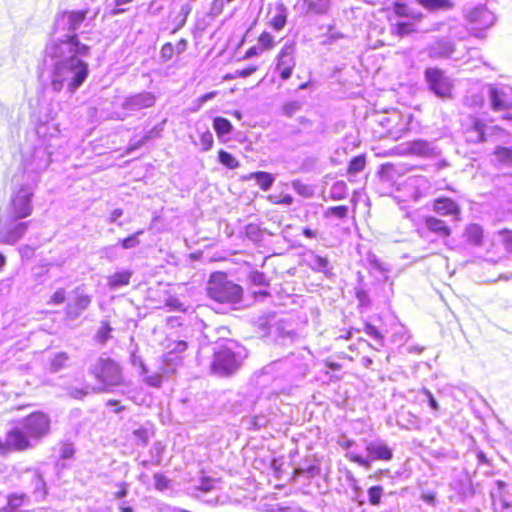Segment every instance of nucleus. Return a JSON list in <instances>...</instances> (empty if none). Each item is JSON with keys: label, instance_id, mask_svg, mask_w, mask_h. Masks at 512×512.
I'll return each instance as SVG.
<instances>
[{"label": "nucleus", "instance_id": "f257e3e1", "mask_svg": "<svg viewBox=\"0 0 512 512\" xmlns=\"http://www.w3.org/2000/svg\"><path fill=\"white\" fill-rule=\"evenodd\" d=\"M88 12V9L63 11L55 18L54 33L45 46L43 58L54 92L65 91L71 96L88 78L85 58L90 54V47L81 43L75 33Z\"/></svg>", "mask_w": 512, "mask_h": 512}, {"label": "nucleus", "instance_id": "f03ea898", "mask_svg": "<svg viewBox=\"0 0 512 512\" xmlns=\"http://www.w3.org/2000/svg\"><path fill=\"white\" fill-rule=\"evenodd\" d=\"M35 134L38 144L22 151L21 179L32 185H38L40 174L48 168L51 157L66 143L58 124L54 122H39Z\"/></svg>", "mask_w": 512, "mask_h": 512}, {"label": "nucleus", "instance_id": "7ed1b4c3", "mask_svg": "<svg viewBox=\"0 0 512 512\" xmlns=\"http://www.w3.org/2000/svg\"><path fill=\"white\" fill-rule=\"evenodd\" d=\"M50 431V418L43 412H34L18 421L0 439V455L12 451H25L33 448Z\"/></svg>", "mask_w": 512, "mask_h": 512}, {"label": "nucleus", "instance_id": "20e7f679", "mask_svg": "<svg viewBox=\"0 0 512 512\" xmlns=\"http://www.w3.org/2000/svg\"><path fill=\"white\" fill-rule=\"evenodd\" d=\"M308 365L303 357L291 354L283 359H279L264 366L261 370V381L265 383L270 378L273 381L283 379L293 383L306 376Z\"/></svg>", "mask_w": 512, "mask_h": 512}, {"label": "nucleus", "instance_id": "39448f33", "mask_svg": "<svg viewBox=\"0 0 512 512\" xmlns=\"http://www.w3.org/2000/svg\"><path fill=\"white\" fill-rule=\"evenodd\" d=\"M88 373L99 384L92 388L95 392H109L112 388L120 386L123 381L122 367L110 357L100 356L88 368Z\"/></svg>", "mask_w": 512, "mask_h": 512}, {"label": "nucleus", "instance_id": "423d86ee", "mask_svg": "<svg viewBox=\"0 0 512 512\" xmlns=\"http://www.w3.org/2000/svg\"><path fill=\"white\" fill-rule=\"evenodd\" d=\"M207 294L215 302L234 306L241 302L243 289L240 285L228 280L224 273L218 272L210 276Z\"/></svg>", "mask_w": 512, "mask_h": 512}, {"label": "nucleus", "instance_id": "0eeeda50", "mask_svg": "<svg viewBox=\"0 0 512 512\" xmlns=\"http://www.w3.org/2000/svg\"><path fill=\"white\" fill-rule=\"evenodd\" d=\"M246 357L247 350L244 346L235 341H228L214 353L212 369L216 374L230 375L239 369Z\"/></svg>", "mask_w": 512, "mask_h": 512}, {"label": "nucleus", "instance_id": "6e6552de", "mask_svg": "<svg viewBox=\"0 0 512 512\" xmlns=\"http://www.w3.org/2000/svg\"><path fill=\"white\" fill-rule=\"evenodd\" d=\"M365 451L366 456H363L355 451H348L345 454V457L349 461L365 468L366 470L371 469L372 464L375 461L388 462L393 458L392 448H390L388 444L381 439L367 441L365 445Z\"/></svg>", "mask_w": 512, "mask_h": 512}, {"label": "nucleus", "instance_id": "1a4fd4ad", "mask_svg": "<svg viewBox=\"0 0 512 512\" xmlns=\"http://www.w3.org/2000/svg\"><path fill=\"white\" fill-rule=\"evenodd\" d=\"M487 97L491 110L502 113L501 120L512 121V87L501 83L488 84Z\"/></svg>", "mask_w": 512, "mask_h": 512}, {"label": "nucleus", "instance_id": "9d476101", "mask_svg": "<svg viewBox=\"0 0 512 512\" xmlns=\"http://www.w3.org/2000/svg\"><path fill=\"white\" fill-rule=\"evenodd\" d=\"M36 187L37 185L21 179L18 190L11 196L7 214L22 219L30 216L33 211L32 198Z\"/></svg>", "mask_w": 512, "mask_h": 512}, {"label": "nucleus", "instance_id": "9b49d317", "mask_svg": "<svg viewBox=\"0 0 512 512\" xmlns=\"http://www.w3.org/2000/svg\"><path fill=\"white\" fill-rule=\"evenodd\" d=\"M16 218L6 214L0 220V242L13 245L18 242L27 232L30 222L19 221Z\"/></svg>", "mask_w": 512, "mask_h": 512}, {"label": "nucleus", "instance_id": "f8f14e48", "mask_svg": "<svg viewBox=\"0 0 512 512\" xmlns=\"http://www.w3.org/2000/svg\"><path fill=\"white\" fill-rule=\"evenodd\" d=\"M401 154L416 156L423 159H436L441 156V149L436 141L416 139L401 145Z\"/></svg>", "mask_w": 512, "mask_h": 512}, {"label": "nucleus", "instance_id": "ddd939ff", "mask_svg": "<svg viewBox=\"0 0 512 512\" xmlns=\"http://www.w3.org/2000/svg\"><path fill=\"white\" fill-rule=\"evenodd\" d=\"M425 78L430 90L440 98H449L451 96L452 82L444 72L438 68H427Z\"/></svg>", "mask_w": 512, "mask_h": 512}, {"label": "nucleus", "instance_id": "4468645a", "mask_svg": "<svg viewBox=\"0 0 512 512\" xmlns=\"http://www.w3.org/2000/svg\"><path fill=\"white\" fill-rule=\"evenodd\" d=\"M504 134L505 131L498 126H488L481 119L473 118L471 127L466 131V139L471 143H481Z\"/></svg>", "mask_w": 512, "mask_h": 512}, {"label": "nucleus", "instance_id": "2eb2a0df", "mask_svg": "<svg viewBox=\"0 0 512 512\" xmlns=\"http://www.w3.org/2000/svg\"><path fill=\"white\" fill-rule=\"evenodd\" d=\"M295 52V44L293 42H286L277 54L276 70L279 72L282 80H288L292 76L296 65Z\"/></svg>", "mask_w": 512, "mask_h": 512}, {"label": "nucleus", "instance_id": "dca6fc26", "mask_svg": "<svg viewBox=\"0 0 512 512\" xmlns=\"http://www.w3.org/2000/svg\"><path fill=\"white\" fill-rule=\"evenodd\" d=\"M431 188L429 179L424 175L409 176L401 184V189L405 192L406 197L415 202L427 195Z\"/></svg>", "mask_w": 512, "mask_h": 512}, {"label": "nucleus", "instance_id": "f3484780", "mask_svg": "<svg viewBox=\"0 0 512 512\" xmlns=\"http://www.w3.org/2000/svg\"><path fill=\"white\" fill-rule=\"evenodd\" d=\"M92 297L87 294L83 287H76L72 291V297L69 299L65 313L68 319H77L91 304Z\"/></svg>", "mask_w": 512, "mask_h": 512}, {"label": "nucleus", "instance_id": "a211bd4d", "mask_svg": "<svg viewBox=\"0 0 512 512\" xmlns=\"http://www.w3.org/2000/svg\"><path fill=\"white\" fill-rule=\"evenodd\" d=\"M467 20L473 30L483 31L494 25L495 14L484 5H479L467 13Z\"/></svg>", "mask_w": 512, "mask_h": 512}, {"label": "nucleus", "instance_id": "6ab92c4d", "mask_svg": "<svg viewBox=\"0 0 512 512\" xmlns=\"http://www.w3.org/2000/svg\"><path fill=\"white\" fill-rule=\"evenodd\" d=\"M411 119L412 115H408V117L404 119L399 114L394 113L388 117H383L381 124L386 127L388 136L397 140L402 138L409 131Z\"/></svg>", "mask_w": 512, "mask_h": 512}, {"label": "nucleus", "instance_id": "aec40b11", "mask_svg": "<svg viewBox=\"0 0 512 512\" xmlns=\"http://www.w3.org/2000/svg\"><path fill=\"white\" fill-rule=\"evenodd\" d=\"M156 96L152 92L142 91L125 98L122 108L127 111L136 112L155 105Z\"/></svg>", "mask_w": 512, "mask_h": 512}, {"label": "nucleus", "instance_id": "412c9836", "mask_svg": "<svg viewBox=\"0 0 512 512\" xmlns=\"http://www.w3.org/2000/svg\"><path fill=\"white\" fill-rule=\"evenodd\" d=\"M429 58L434 60L447 59L454 52V44L447 38L436 39L425 48Z\"/></svg>", "mask_w": 512, "mask_h": 512}, {"label": "nucleus", "instance_id": "4be33fe9", "mask_svg": "<svg viewBox=\"0 0 512 512\" xmlns=\"http://www.w3.org/2000/svg\"><path fill=\"white\" fill-rule=\"evenodd\" d=\"M164 348V362L167 365H177L181 362L182 354L187 350L188 344L184 340L167 339Z\"/></svg>", "mask_w": 512, "mask_h": 512}, {"label": "nucleus", "instance_id": "5701e85b", "mask_svg": "<svg viewBox=\"0 0 512 512\" xmlns=\"http://www.w3.org/2000/svg\"><path fill=\"white\" fill-rule=\"evenodd\" d=\"M495 488L490 491L492 508L495 512H503L511 508V502L506 498L507 483L502 480L495 481Z\"/></svg>", "mask_w": 512, "mask_h": 512}, {"label": "nucleus", "instance_id": "b1692460", "mask_svg": "<svg viewBox=\"0 0 512 512\" xmlns=\"http://www.w3.org/2000/svg\"><path fill=\"white\" fill-rule=\"evenodd\" d=\"M417 232L421 237H426L428 232L434 233L441 238L448 237L451 234L449 226L443 220L433 216L426 217L424 227L417 228Z\"/></svg>", "mask_w": 512, "mask_h": 512}, {"label": "nucleus", "instance_id": "393cba45", "mask_svg": "<svg viewBox=\"0 0 512 512\" xmlns=\"http://www.w3.org/2000/svg\"><path fill=\"white\" fill-rule=\"evenodd\" d=\"M433 210L441 216H457L460 214L459 205L454 200L447 197L435 199Z\"/></svg>", "mask_w": 512, "mask_h": 512}, {"label": "nucleus", "instance_id": "a878e982", "mask_svg": "<svg viewBox=\"0 0 512 512\" xmlns=\"http://www.w3.org/2000/svg\"><path fill=\"white\" fill-rule=\"evenodd\" d=\"M306 264L316 272L327 274L330 272V262L327 257H323L317 254L313 250H309L306 253Z\"/></svg>", "mask_w": 512, "mask_h": 512}, {"label": "nucleus", "instance_id": "bb28decb", "mask_svg": "<svg viewBox=\"0 0 512 512\" xmlns=\"http://www.w3.org/2000/svg\"><path fill=\"white\" fill-rule=\"evenodd\" d=\"M275 11L276 13L270 19L269 24L275 31H281L287 23L288 8L283 2L279 1L275 4Z\"/></svg>", "mask_w": 512, "mask_h": 512}, {"label": "nucleus", "instance_id": "cd10ccee", "mask_svg": "<svg viewBox=\"0 0 512 512\" xmlns=\"http://www.w3.org/2000/svg\"><path fill=\"white\" fill-rule=\"evenodd\" d=\"M347 481L351 488V500L357 503L358 506H363L366 503L364 492L359 485V481L354 477L351 472L347 473Z\"/></svg>", "mask_w": 512, "mask_h": 512}, {"label": "nucleus", "instance_id": "c85d7f7f", "mask_svg": "<svg viewBox=\"0 0 512 512\" xmlns=\"http://www.w3.org/2000/svg\"><path fill=\"white\" fill-rule=\"evenodd\" d=\"M132 272L124 270L115 272L113 275L108 277V286L111 289H118L123 286H127L130 283Z\"/></svg>", "mask_w": 512, "mask_h": 512}, {"label": "nucleus", "instance_id": "c756f323", "mask_svg": "<svg viewBox=\"0 0 512 512\" xmlns=\"http://www.w3.org/2000/svg\"><path fill=\"white\" fill-rule=\"evenodd\" d=\"M275 412L272 408L269 409L267 414L257 413L250 419V424L254 429H260L267 426L270 423L275 422Z\"/></svg>", "mask_w": 512, "mask_h": 512}, {"label": "nucleus", "instance_id": "7c9ffc66", "mask_svg": "<svg viewBox=\"0 0 512 512\" xmlns=\"http://www.w3.org/2000/svg\"><path fill=\"white\" fill-rule=\"evenodd\" d=\"M165 123H166V120H163L161 123L155 125L152 129L148 130L140 140L131 144L129 149L136 150V149L140 148L147 141L159 137L161 132L164 129Z\"/></svg>", "mask_w": 512, "mask_h": 512}, {"label": "nucleus", "instance_id": "2f4dec72", "mask_svg": "<svg viewBox=\"0 0 512 512\" xmlns=\"http://www.w3.org/2000/svg\"><path fill=\"white\" fill-rule=\"evenodd\" d=\"M250 179H254L256 181L257 185L263 191H268L272 187V185L275 181L274 176L271 173H268L265 171H258V172L251 173Z\"/></svg>", "mask_w": 512, "mask_h": 512}, {"label": "nucleus", "instance_id": "473e14b6", "mask_svg": "<svg viewBox=\"0 0 512 512\" xmlns=\"http://www.w3.org/2000/svg\"><path fill=\"white\" fill-rule=\"evenodd\" d=\"M467 241L475 246H480L483 239V229L478 224H470L465 229Z\"/></svg>", "mask_w": 512, "mask_h": 512}, {"label": "nucleus", "instance_id": "72a5a7b5", "mask_svg": "<svg viewBox=\"0 0 512 512\" xmlns=\"http://www.w3.org/2000/svg\"><path fill=\"white\" fill-rule=\"evenodd\" d=\"M307 12L316 15H324L330 8V0H305Z\"/></svg>", "mask_w": 512, "mask_h": 512}, {"label": "nucleus", "instance_id": "f704fd0d", "mask_svg": "<svg viewBox=\"0 0 512 512\" xmlns=\"http://www.w3.org/2000/svg\"><path fill=\"white\" fill-rule=\"evenodd\" d=\"M70 357L66 352H57L50 358V370L54 373L67 366Z\"/></svg>", "mask_w": 512, "mask_h": 512}, {"label": "nucleus", "instance_id": "c9c22d12", "mask_svg": "<svg viewBox=\"0 0 512 512\" xmlns=\"http://www.w3.org/2000/svg\"><path fill=\"white\" fill-rule=\"evenodd\" d=\"M28 497L26 494H11L8 496L7 507L5 508L6 512H27V511H19L18 508L21 507L26 501Z\"/></svg>", "mask_w": 512, "mask_h": 512}, {"label": "nucleus", "instance_id": "e433bc0d", "mask_svg": "<svg viewBox=\"0 0 512 512\" xmlns=\"http://www.w3.org/2000/svg\"><path fill=\"white\" fill-rule=\"evenodd\" d=\"M213 128L218 136L221 137L229 134L233 126L227 118L218 116L213 119Z\"/></svg>", "mask_w": 512, "mask_h": 512}, {"label": "nucleus", "instance_id": "4c0bfd02", "mask_svg": "<svg viewBox=\"0 0 512 512\" xmlns=\"http://www.w3.org/2000/svg\"><path fill=\"white\" fill-rule=\"evenodd\" d=\"M347 184L344 181H336L330 188L329 196L334 201H339L347 196Z\"/></svg>", "mask_w": 512, "mask_h": 512}, {"label": "nucleus", "instance_id": "58836bf2", "mask_svg": "<svg viewBox=\"0 0 512 512\" xmlns=\"http://www.w3.org/2000/svg\"><path fill=\"white\" fill-rule=\"evenodd\" d=\"M32 484L34 489V494L37 498L43 499L46 495V483L42 477V475L35 471L32 476Z\"/></svg>", "mask_w": 512, "mask_h": 512}, {"label": "nucleus", "instance_id": "ea45409f", "mask_svg": "<svg viewBox=\"0 0 512 512\" xmlns=\"http://www.w3.org/2000/svg\"><path fill=\"white\" fill-rule=\"evenodd\" d=\"M144 233V230H138L124 239H120L118 244L125 250L136 248L140 245L139 237Z\"/></svg>", "mask_w": 512, "mask_h": 512}, {"label": "nucleus", "instance_id": "a19ab883", "mask_svg": "<svg viewBox=\"0 0 512 512\" xmlns=\"http://www.w3.org/2000/svg\"><path fill=\"white\" fill-rule=\"evenodd\" d=\"M383 494L384 488L381 485H373L369 487L367 490L369 504L372 506H379Z\"/></svg>", "mask_w": 512, "mask_h": 512}, {"label": "nucleus", "instance_id": "79ce46f5", "mask_svg": "<svg viewBox=\"0 0 512 512\" xmlns=\"http://www.w3.org/2000/svg\"><path fill=\"white\" fill-rule=\"evenodd\" d=\"M218 160L222 165H224L228 169H236L239 167L238 160L231 153L225 150L221 149L218 152Z\"/></svg>", "mask_w": 512, "mask_h": 512}, {"label": "nucleus", "instance_id": "37998d69", "mask_svg": "<svg viewBox=\"0 0 512 512\" xmlns=\"http://www.w3.org/2000/svg\"><path fill=\"white\" fill-rule=\"evenodd\" d=\"M417 2L428 10L446 9L451 7L450 0H417Z\"/></svg>", "mask_w": 512, "mask_h": 512}, {"label": "nucleus", "instance_id": "c03bdc74", "mask_svg": "<svg viewBox=\"0 0 512 512\" xmlns=\"http://www.w3.org/2000/svg\"><path fill=\"white\" fill-rule=\"evenodd\" d=\"M496 160L504 165H510L512 163V149L498 146L494 151Z\"/></svg>", "mask_w": 512, "mask_h": 512}, {"label": "nucleus", "instance_id": "a18cd8bd", "mask_svg": "<svg viewBox=\"0 0 512 512\" xmlns=\"http://www.w3.org/2000/svg\"><path fill=\"white\" fill-rule=\"evenodd\" d=\"M320 473V467L316 464H309L307 466H300L295 469V475L303 476L306 479H311Z\"/></svg>", "mask_w": 512, "mask_h": 512}, {"label": "nucleus", "instance_id": "49530a36", "mask_svg": "<svg viewBox=\"0 0 512 512\" xmlns=\"http://www.w3.org/2000/svg\"><path fill=\"white\" fill-rule=\"evenodd\" d=\"M293 190L300 196L310 198L313 196V189L311 186L303 183L300 180H294L291 183Z\"/></svg>", "mask_w": 512, "mask_h": 512}, {"label": "nucleus", "instance_id": "de8ad7c7", "mask_svg": "<svg viewBox=\"0 0 512 512\" xmlns=\"http://www.w3.org/2000/svg\"><path fill=\"white\" fill-rule=\"evenodd\" d=\"M366 160L365 156L358 155L353 157L348 166V173L349 174H357L361 172L365 168Z\"/></svg>", "mask_w": 512, "mask_h": 512}, {"label": "nucleus", "instance_id": "09e8293b", "mask_svg": "<svg viewBox=\"0 0 512 512\" xmlns=\"http://www.w3.org/2000/svg\"><path fill=\"white\" fill-rule=\"evenodd\" d=\"M198 133H199V137H200L199 143L201 145L202 151H205V152L209 151L212 148L213 143H214L212 133L208 129H205L204 131H200L198 129Z\"/></svg>", "mask_w": 512, "mask_h": 512}, {"label": "nucleus", "instance_id": "8fccbe9b", "mask_svg": "<svg viewBox=\"0 0 512 512\" xmlns=\"http://www.w3.org/2000/svg\"><path fill=\"white\" fill-rule=\"evenodd\" d=\"M348 206L346 205H340V206H333L329 207L325 211V217H336L337 219H344L348 215Z\"/></svg>", "mask_w": 512, "mask_h": 512}, {"label": "nucleus", "instance_id": "3c124183", "mask_svg": "<svg viewBox=\"0 0 512 512\" xmlns=\"http://www.w3.org/2000/svg\"><path fill=\"white\" fill-rule=\"evenodd\" d=\"M245 235L253 242H259L262 239L261 229L255 223H249L245 226Z\"/></svg>", "mask_w": 512, "mask_h": 512}, {"label": "nucleus", "instance_id": "603ef678", "mask_svg": "<svg viewBox=\"0 0 512 512\" xmlns=\"http://www.w3.org/2000/svg\"><path fill=\"white\" fill-rule=\"evenodd\" d=\"M274 37L269 32H262L258 37V46L262 51L270 50L274 47Z\"/></svg>", "mask_w": 512, "mask_h": 512}, {"label": "nucleus", "instance_id": "864d4df0", "mask_svg": "<svg viewBox=\"0 0 512 512\" xmlns=\"http://www.w3.org/2000/svg\"><path fill=\"white\" fill-rule=\"evenodd\" d=\"M415 30V25L409 21H398L394 25V31L399 36H405L412 33Z\"/></svg>", "mask_w": 512, "mask_h": 512}, {"label": "nucleus", "instance_id": "5fc2aeb1", "mask_svg": "<svg viewBox=\"0 0 512 512\" xmlns=\"http://www.w3.org/2000/svg\"><path fill=\"white\" fill-rule=\"evenodd\" d=\"M249 280L255 286H269V280L267 279L265 273L262 271L255 270L251 272L249 275Z\"/></svg>", "mask_w": 512, "mask_h": 512}, {"label": "nucleus", "instance_id": "6e6d98bb", "mask_svg": "<svg viewBox=\"0 0 512 512\" xmlns=\"http://www.w3.org/2000/svg\"><path fill=\"white\" fill-rule=\"evenodd\" d=\"M112 331L111 326L107 321H102L100 328L97 331L96 339L99 343L103 344L108 341L110 338V333Z\"/></svg>", "mask_w": 512, "mask_h": 512}, {"label": "nucleus", "instance_id": "4d7b16f0", "mask_svg": "<svg viewBox=\"0 0 512 512\" xmlns=\"http://www.w3.org/2000/svg\"><path fill=\"white\" fill-rule=\"evenodd\" d=\"M464 105L469 108H479L483 104V97L480 94L477 93H471L464 97Z\"/></svg>", "mask_w": 512, "mask_h": 512}, {"label": "nucleus", "instance_id": "13d9d810", "mask_svg": "<svg viewBox=\"0 0 512 512\" xmlns=\"http://www.w3.org/2000/svg\"><path fill=\"white\" fill-rule=\"evenodd\" d=\"M364 332L373 338L378 343L379 347H383V335L374 325L365 323Z\"/></svg>", "mask_w": 512, "mask_h": 512}, {"label": "nucleus", "instance_id": "bf43d9fd", "mask_svg": "<svg viewBox=\"0 0 512 512\" xmlns=\"http://www.w3.org/2000/svg\"><path fill=\"white\" fill-rule=\"evenodd\" d=\"M153 478H154V482H155L154 485H155L156 490L163 492L170 487V483H171L170 479H168L163 474L155 473Z\"/></svg>", "mask_w": 512, "mask_h": 512}, {"label": "nucleus", "instance_id": "052dcab7", "mask_svg": "<svg viewBox=\"0 0 512 512\" xmlns=\"http://www.w3.org/2000/svg\"><path fill=\"white\" fill-rule=\"evenodd\" d=\"M143 377V382L154 388H159L162 385V375L160 373H153L152 375H148V372L145 375H141Z\"/></svg>", "mask_w": 512, "mask_h": 512}, {"label": "nucleus", "instance_id": "680f3d73", "mask_svg": "<svg viewBox=\"0 0 512 512\" xmlns=\"http://www.w3.org/2000/svg\"><path fill=\"white\" fill-rule=\"evenodd\" d=\"M421 394L424 397L422 401L426 402L433 412H437L439 410V404L433 396L432 392L427 388H423Z\"/></svg>", "mask_w": 512, "mask_h": 512}, {"label": "nucleus", "instance_id": "e2e57ef3", "mask_svg": "<svg viewBox=\"0 0 512 512\" xmlns=\"http://www.w3.org/2000/svg\"><path fill=\"white\" fill-rule=\"evenodd\" d=\"M130 362L134 367H138L140 369V375H145L148 372V368L142 360L141 356H139L136 351H132L130 354Z\"/></svg>", "mask_w": 512, "mask_h": 512}, {"label": "nucleus", "instance_id": "0e129e2a", "mask_svg": "<svg viewBox=\"0 0 512 512\" xmlns=\"http://www.w3.org/2000/svg\"><path fill=\"white\" fill-rule=\"evenodd\" d=\"M174 54V46L172 43H165L160 50V59L163 63L168 62Z\"/></svg>", "mask_w": 512, "mask_h": 512}, {"label": "nucleus", "instance_id": "69168bd1", "mask_svg": "<svg viewBox=\"0 0 512 512\" xmlns=\"http://www.w3.org/2000/svg\"><path fill=\"white\" fill-rule=\"evenodd\" d=\"M499 236L505 249L512 253V231L506 229L501 230L499 231Z\"/></svg>", "mask_w": 512, "mask_h": 512}, {"label": "nucleus", "instance_id": "338daca9", "mask_svg": "<svg viewBox=\"0 0 512 512\" xmlns=\"http://www.w3.org/2000/svg\"><path fill=\"white\" fill-rule=\"evenodd\" d=\"M75 454V449L73 444L71 443H63L59 450V455L61 459H71Z\"/></svg>", "mask_w": 512, "mask_h": 512}, {"label": "nucleus", "instance_id": "774afa93", "mask_svg": "<svg viewBox=\"0 0 512 512\" xmlns=\"http://www.w3.org/2000/svg\"><path fill=\"white\" fill-rule=\"evenodd\" d=\"M133 435L135 439L142 445H146L150 438V432L145 428H138L134 430Z\"/></svg>", "mask_w": 512, "mask_h": 512}]
</instances>
